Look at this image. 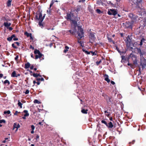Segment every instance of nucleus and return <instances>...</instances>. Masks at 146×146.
<instances>
[{"label": "nucleus", "instance_id": "obj_56", "mask_svg": "<svg viewBox=\"0 0 146 146\" xmlns=\"http://www.w3.org/2000/svg\"><path fill=\"white\" fill-rule=\"evenodd\" d=\"M13 38V40L14 41L18 40V38L17 37H14Z\"/></svg>", "mask_w": 146, "mask_h": 146}, {"label": "nucleus", "instance_id": "obj_27", "mask_svg": "<svg viewBox=\"0 0 146 146\" xmlns=\"http://www.w3.org/2000/svg\"><path fill=\"white\" fill-rule=\"evenodd\" d=\"M16 73L15 71H13L11 74V76L12 77H17Z\"/></svg>", "mask_w": 146, "mask_h": 146}, {"label": "nucleus", "instance_id": "obj_34", "mask_svg": "<svg viewBox=\"0 0 146 146\" xmlns=\"http://www.w3.org/2000/svg\"><path fill=\"white\" fill-rule=\"evenodd\" d=\"M18 106L20 107V108H22V105H23V104L20 102L19 100L18 101Z\"/></svg>", "mask_w": 146, "mask_h": 146}, {"label": "nucleus", "instance_id": "obj_38", "mask_svg": "<svg viewBox=\"0 0 146 146\" xmlns=\"http://www.w3.org/2000/svg\"><path fill=\"white\" fill-rule=\"evenodd\" d=\"M144 40H145V39L144 38H143L141 39V41L140 43V44H139V45L140 46H141L142 45V44H143L142 42L143 41H144Z\"/></svg>", "mask_w": 146, "mask_h": 146}, {"label": "nucleus", "instance_id": "obj_12", "mask_svg": "<svg viewBox=\"0 0 146 146\" xmlns=\"http://www.w3.org/2000/svg\"><path fill=\"white\" fill-rule=\"evenodd\" d=\"M38 15L39 17L38 18L37 15H36V19L39 21H40L42 17V14L41 12H40Z\"/></svg>", "mask_w": 146, "mask_h": 146}, {"label": "nucleus", "instance_id": "obj_41", "mask_svg": "<svg viewBox=\"0 0 146 146\" xmlns=\"http://www.w3.org/2000/svg\"><path fill=\"white\" fill-rule=\"evenodd\" d=\"M34 103L35 104H39L40 103V101H38L37 100H35L34 101Z\"/></svg>", "mask_w": 146, "mask_h": 146}, {"label": "nucleus", "instance_id": "obj_63", "mask_svg": "<svg viewBox=\"0 0 146 146\" xmlns=\"http://www.w3.org/2000/svg\"><path fill=\"white\" fill-rule=\"evenodd\" d=\"M111 84H113V85H114V84H115V82L114 81H111Z\"/></svg>", "mask_w": 146, "mask_h": 146}, {"label": "nucleus", "instance_id": "obj_45", "mask_svg": "<svg viewBox=\"0 0 146 146\" xmlns=\"http://www.w3.org/2000/svg\"><path fill=\"white\" fill-rule=\"evenodd\" d=\"M14 44L15 43H13L12 44V47L13 48H16V49L17 48H18L16 46H15V45Z\"/></svg>", "mask_w": 146, "mask_h": 146}, {"label": "nucleus", "instance_id": "obj_4", "mask_svg": "<svg viewBox=\"0 0 146 146\" xmlns=\"http://www.w3.org/2000/svg\"><path fill=\"white\" fill-rule=\"evenodd\" d=\"M128 61H131L134 64H136L137 63V58L136 56L131 53L129 55L128 58Z\"/></svg>", "mask_w": 146, "mask_h": 146}, {"label": "nucleus", "instance_id": "obj_57", "mask_svg": "<svg viewBox=\"0 0 146 146\" xmlns=\"http://www.w3.org/2000/svg\"><path fill=\"white\" fill-rule=\"evenodd\" d=\"M34 66L33 65H32L31 66H30V68L31 70H32L34 68Z\"/></svg>", "mask_w": 146, "mask_h": 146}, {"label": "nucleus", "instance_id": "obj_30", "mask_svg": "<svg viewBox=\"0 0 146 146\" xmlns=\"http://www.w3.org/2000/svg\"><path fill=\"white\" fill-rule=\"evenodd\" d=\"M82 50L83 52H84L86 54H90V51L88 52V51L84 49H82Z\"/></svg>", "mask_w": 146, "mask_h": 146}, {"label": "nucleus", "instance_id": "obj_7", "mask_svg": "<svg viewBox=\"0 0 146 146\" xmlns=\"http://www.w3.org/2000/svg\"><path fill=\"white\" fill-rule=\"evenodd\" d=\"M108 14L110 15H113L115 16L117 14V12L116 10L115 9H109L107 12Z\"/></svg>", "mask_w": 146, "mask_h": 146}, {"label": "nucleus", "instance_id": "obj_35", "mask_svg": "<svg viewBox=\"0 0 146 146\" xmlns=\"http://www.w3.org/2000/svg\"><path fill=\"white\" fill-rule=\"evenodd\" d=\"M72 22V23L74 24L75 26H76V25H77V22L76 20H74L73 19H72V20H71Z\"/></svg>", "mask_w": 146, "mask_h": 146}, {"label": "nucleus", "instance_id": "obj_9", "mask_svg": "<svg viewBox=\"0 0 146 146\" xmlns=\"http://www.w3.org/2000/svg\"><path fill=\"white\" fill-rule=\"evenodd\" d=\"M95 33L93 32H91L90 34L89 38H90V40L92 41H94L95 40Z\"/></svg>", "mask_w": 146, "mask_h": 146}, {"label": "nucleus", "instance_id": "obj_15", "mask_svg": "<svg viewBox=\"0 0 146 146\" xmlns=\"http://www.w3.org/2000/svg\"><path fill=\"white\" fill-rule=\"evenodd\" d=\"M76 29H73L72 30H68L67 32L66 33H67L68 32H69L72 35H74L75 34V33H76Z\"/></svg>", "mask_w": 146, "mask_h": 146}, {"label": "nucleus", "instance_id": "obj_60", "mask_svg": "<svg viewBox=\"0 0 146 146\" xmlns=\"http://www.w3.org/2000/svg\"><path fill=\"white\" fill-rule=\"evenodd\" d=\"M107 3L108 4H111V5H113V3L111 2V1H108V2H107Z\"/></svg>", "mask_w": 146, "mask_h": 146}, {"label": "nucleus", "instance_id": "obj_49", "mask_svg": "<svg viewBox=\"0 0 146 146\" xmlns=\"http://www.w3.org/2000/svg\"><path fill=\"white\" fill-rule=\"evenodd\" d=\"M43 125V123H42V122H39L37 124V125Z\"/></svg>", "mask_w": 146, "mask_h": 146}, {"label": "nucleus", "instance_id": "obj_43", "mask_svg": "<svg viewBox=\"0 0 146 146\" xmlns=\"http://www.w3.org/2000/svg\"><path fill=\"white\" fill-rule=\"evenodd\" d=\"M115 47L116 48V49L117 50L118 52L119 53L123 52H121L120 51L119 48H118V47L116 45L115 46Z\"/></svg>", "mask_w": 146, "mask_h": 146}, {"label": "nucleus", "instance_id": "obj_28", "mask_svg": "<svg viewBox=\"0 0 146 146\" xmlns=\"http://www.w3.org/2000/svg\"><path fill=\"white\" fill-rule=\"evenodd\" d=\"M97 52L96 51L94 52H93L92 51H90V53H91L92 56L96 55H97Z\"/></svg>", "mask_w": 146, "mask_h": 146}, {"label": "nucleus", "instance_id": "obj_19", "mask_svg": "<svg viewBox=\"0 0 146 146\" xmlns=\"http://www.w3.org/2000/svg\"><path fill=\"white\" fill-rule=\"evenodd\" d=\"M30 65L31 64L29 62H27L25 64V68L26 69L29 68L30 67Z\"/></svg>", "mask_w": 146, "mask_h": 146}, {"label": "nucleus", "instance_id": "obj_23", "mask_svg": "<svg viewBox=\"0 0 146 146\" xmlns=\"http://www.w3.org/2000/svg\"><path fill=\"white\" fill-rule=\"evenodd\" d=\"M12 2L11 0H8L7 2V6L8 7H10L11 5V3Z\"/></svg>", "mask_w": 146, "mask_h": 146}, {"label": "nucleus", "instance_id": "obj_32", "mask_svg": "<svg viewBox=\"0 0 146 146\" xmlns=\"http://www.w3.org/2000/svg\"><path fill=\"white\" fill-rule=\"evenodd\" d=\"M121 61L123 62H124L126 60V59L125 57V56H121Z\"/></svg>", "mask_w": 146, "mask_h": 146}, {"label": "nucleus", "instance_id": "obj_52", "mask_svg": "<svg viewBox=\"0 0 146 146\" xmlns=\"http://www.w3.org/2000/svg\"><path fill=\"white\" fill-rule=\"evenodd\" d=\"M15 44H17V45L18 46H19L20 43L18 42H14Z\"/></svg>", "mask_w": 146, "mask_h": 146}, {"label": "nucleus", "instance_id": "obj_13", "mask_svg": "<svg viewBox=\"0 0 146 146\" xmlns=\"http://www.w3.org/2000/svg\"><path fill=\"white\" fill-rule=\"evenodd\" d=\"M104 80L106 81L108 83L110 82V80L109 79L108 76L107 74H105L104 75Z\"/></svg>", "mask_w": 146, "mask_h": 146}, {"label": "nucleus", "instance_id": "obj_64", "mask_svg": "<svg viewBox=\"0 0 146 146\" xmlns=\"http://www.w3.org/2000/svg\"><path fill=\"white\" fill-rule=\"evenodd\" d=\"M29 37L30 39L32 40H33V37L32 36V35L30 36Z\"/></svg>", "mask_w": 146, "mask_h": 146}, {"label": "nucleus", "instance_id": "obj_18", "mask_svg": "<svg viewBox=\"0 0 146 146\" xmlns=\"http://www.w3.org/2000/svg\"><path fill=\"white\" fill-rule=\"evenodd\" d=\"M69 49V47L67 46H65V48L63 51V52L64 53H66L68 51Z\"/></svg>", "mask_w": 146, "mask_h": 146}, {"label": "nucleus", "instance_id": "obj_47", "mask_svg": "<svg viewBox=\"0 0 146 146\" xmlns=\"http://www.w3.org/2000/svg\"><path fill=\"white\" fill-rule=\"evenodd\" d=\"M17 123H15L13 125V128L14 129L15 128H17Z\"/></svg>", "mask_w": 146, "mask_h": 146}, {"label": "nucleus", "instance_id": "obj_20", "mask_svg": "<svg viewBox=\"0 0 146 146\" xmlns=\"http://www.w3.org/2000/svg\"><path fill=\"white\" fill-rule=\"evenodd\" d=\"M34 54H38L39 55H40V54H42L40 52V51L39 50L36 49L34 52Z\"/></svg>", "mask_w": 146, "mask_h": 146}, {"label": "nucleus", "instance_id": "obj_31", "mask_svg": "<svg viewBox=\"0 0 146 146\" xmlns=\"http://www.w3.org/2000/svg\"><path fill=\"white\" fill-rule=\"evenodd\" d=\"M104 113L106 115L109 117L110 115V112H108L107 111H104Z\"/></svg>", "mask_w": 146, "mask_h": 146}, {"label": "nucleus", "instance_id": "obj_25", "mask_svg": "<svg viewBox=\"0 0 146 146\" xmlns=\"http://www.w3.org/2000/svg\"><path fill=\"white\" fill-rule=\"evenodd\" d=\"M23 112L25 113V114L24 115V116L25 117L28 116L29 115V114L28 113V111L27 110H24L23 111Z\"/></svg>", "mask_w": 146, "mask_h": 146}, {"label": "nucleus", "instance_id": "obj_14", "mask_svg": "<svg viewBox=\"0 0 146 146\" xmlns=\"http://www.w3.org/2000/svg\"><path fill=\"white\" fill-rule=\"evenodd\" d=\"M129 16L132 20H135L136 18L135 16L132 13H130L129 15Z\"/></svg>", "mask_w": 146, "mask_h": 146}, {"label": "nucleus", "instance_id": "obj_36", "mask_svg": "<svg viewBox=\"0 0 146 146\" xmlns=\"http://www.w3.org/2000/svg\"><path fill=\"white\" fill-rule=\"evenodd\" d=\"M6 83L8 84V85H9L10 84L9 81L7 80H5L4 82V84H6Z\"/></svg>", "mask_w": 146, "mask_h": 146}, {"label": "nucleus", "instance_id": "obj_48", "mask_svg": "<svg viewBox=\"0 0 146 146\" xmlns=\"http://www.w3.org/2000/svg\"><path fill=\"white\" fill-rule=\"evenodd\" d=\"M102 62L101 60L99 61H97L96 62V64L97 65H98L100 64Z\"/></svg>", "mask_w": 146, "mask_h": 146}, {"label": "nucleus", "instance_id": "obj_37", "mask_svg": "<svg viewBox=\"0 0 146 146\" xmlns=\"http://www.w3.org/2000/svg\"><path fill=\"white\" fill-rule=\"evenodd\" d=\"M96 12L98 14H101L102 13V12L101 10L99 9H97L96 10Z\"/></svg>", "mask_w": 146, "mask_h": 146}, {"label": "nucleus", "instance_id": "obj_61", "mask_svg": "<svg viewBox=\"0 0 146 146\" xmlns=\"http://www.w3.org/2000/svg\"><path fill=\"white\" fill-rule=\"evenodd\" d=\"M135 140H133L131 142H130L129 143L132 144H133L135 143Z\"/></svg>", "mask_w": 146, "mask_h": 146}, {"label": "nucleus", "instance_id": "obj_33", "mask_svg": "<svg viewBox=\"0 0 146 146\" xmlns=\"http://www.w3.org/2000/svg\"><path fill=\"white\" fill-rule=\"evenodd\" d=\"M42 54H40V56L39 55H35V59H36L39 58H41L42 57Z\"/></svg>", "mask_w": 146, "mask_h": 146}, {"label": "nucleus", "instance_id": "obj_24", "mask_svg": "<svg viewBox=\"0 0 146 146\" xmlns=\"http://www.w3.org/2000/svg\"><path fill=\"white\" fill-rule=\"evenodd\" d=\"M33 75L34 77L36 78H37L38 76H39L40 77H41V75H40L39 74H37V73H34L33 74Z\"/></svg>", "mask_w": 146, "mask_h": 146}, {"label": "nucleus", "instance_id": "obj_16", "mask_svg": "<svg viewBox=\"0 0 146 146\" xmlns=\"http://www.w3.org/2000/svg\"><path fill=\"white\" fill-rule=\"evenodd\" d=\"M11 25V23H8V22H4L3 24V25L7 27V28L8 29V27Z\"/></svg>", "mask_w": 146, "mask_h": 146}, {"label": "nucleus", "instance_id": "obj_11", "mask_svg": "<svg viewBox=\"0 0 146 146\" xmlns=\"http://www.w3.org/2000/svg\"><path fill=\"white\" fill-rule=\"evenodd\" d=\"M106 98L108 102H110L111 104L113 103V98L112 97H110L108 96H106Z\"/></svg>", "mask_w": 146, "mask_h": 146}, {"label": "nucleus", "instance_id": "obj_29", "mask_svg": "<svg viewBox=\"0 0 146 146\" xmlns=\"http://www.w3.org/2000/svg\"><path fill=\"white\" fill-rule=\"evenodd\" d=\"M24 34L28 37H30V36L32 35L31 33H29L27 32H25L24 33Z\"/></svg>", "mask_w": 146, "mask_h": 146}, {"label": "nucleus", "instance_id": "obj_54", "mask_svg": "<svg viewBox=\"0 0 146 146\" xmlns=\"http://www.w3.org/2000/svg\"><path fill=\"white\" fill-rule=\"evenodd\" d=\"M29 48H30L32 49V50H33L35 49V48H34V47L32 45H30V46L29 47Z\"/></svg>", "mask_w": 146, "mask_h": 146}, {"label": "nucleus", "instance_id": "obj_53", "mask_svg": "<svg viewBox=\"0 0 146 146\" xmlns=\"http://www.w3.org/2000/svg\"><path fill=\"white\" fill-rule=\"evenodd\" d=\"M19 58V56L18 55H17L15 57V59L16 61H17L18 60V59Z\"/></svg>", "mask_w": 146, "mask_h": 146}, {"label": "nucleus", "instance_id": "obj_40", "mask_svg": "<svg viewBox=\"0 0 146 146\" xmlns=\"http://www.w3.org/2000/svg\"><path fill=\"white\" fill-rule=\"evenodd\" d=\"M11 113V112L10 110H9L7 111H5L4 112V114H10Z\"/></svg>", "mask_w": 146, "mask_h": 146}, {"label": "nucleus", "instance_id": "obj_42", "mask_svg": "<svg viewBox=\"0 0 146 146\" xmlns=\"http://www.w3.org/2000/svg\"><path fill=\"white\" fill-rule=\"evenodd\" d=\"M54 1H53V0L51 1V3H50V9L51 7L52 6V5H53L54 3Z\"/></svg>", "mask_w": 146, "mask_h": 146}, {"label": "nucleus", "instance_id": "obj_46", "mask_svg": "<svg viewBox=\"0 0 146 146\" xmlns=\"http://www.w3.org/2000/svg\"><path fill=\"white\" fill-rule=\"evenodd\" d=\"M86 1V0H79L78 1L79 3H84Z\"/></svg>", "mask_w": 146, "mask_h": 146}, {"label": "nucleus", "instance_id": "obj_2", "mask_svg": "<svg viewBox=\"0 0 146 146\" xmlns=\"http://www.w3.org/2000/svg\"><path fill=\"white\" fill-rule=\"evenodd\" d=\"M138 53L140 54L141 57L140 66L142 67V70L145 68L146 66V59L143 57V55L145 53V52L143 51H142L139 48H137Z\"/></svg>", "mask_w": 146, "mask_h": 146}, {"label": "nucleus", "instance_id": "obj_44", "mask_svg": "<svg viewBox=\"0 0 146 146\" xmlns=\"http://www.w3.org/2000/svg\"><path fill=\"white\" fill-rule=\"evenodd\" d=\"M5 122H6V121H5V120H4V119H2V120H0V123H5Z\"/></svg>", "mask_w": 146, "mask_h": 146}, {"label": "nucleus", "instance_id": "obj_62", "mask_svg": "<svg viewBox=\"0 0 146 146\" xmlns=\"http://www.w3.org/2000/svg\"><path fill=\"white\" fill-rule=\"evenodd\" d=\"M36 80L38 81H39L40 82V78H36Z\"/></svg>", "mask_w": 146, "mask_h": 146}, {"label": "nucleus", "instance_id": "obj_59", "mask_svg": "<svg viewBox=\"0 0 146 146\" xmlns=\"http://www.w3.org/2000/svg\"><path fill=\"white\" fill-rule=\"evenodd\" d=\"M120 34L121 37H123V33H120Z\"/></svg>", "mask_w": 146, "mask_h": 146}, {"label": "nucleus", "instance_id": "obj_21", "mask_svg": "<svg viewBox=\"0 0 146 146\" xmlns=\"http://www.w3.org/2000/svg\"><path fill=\"white\" fill-rule=\"evenodd\" d=\"M107 37L108 39V40L110 42H112L113 44H115V42L112 40V39L111 38H110L108 37V35H107Z\"/></svg>", "mask_w": 146, "mask_h": 146}, {"label": "nucleus", "instance_id": "obj_50", "mask_svg": "<svg viewBox=\"0 0 146 146\" xmlns=\"http://www.w3.org/2000/svg\"><path fill=\"white\" fill-rule=\"evenodd\" d=\"M29 90H27L25 92V93L26 94H28L29 93Z\"/></svg>", "mask_w": 146, "mask_h": 146}, {"label": "nucleus", "instance_id": "obj_10", "mask_svg": "<svg viewBox=\"0 0 146 146\" xmlns=\"http://www.w3.org/2000/svg\"><path fill=\"white\" fill-rule=\"evenodd\" d=\"M45 14H44V15L42 17V19H41V21H39L38 22V25H39V26L41 27V28H42L44 27V23H42V22L45 17Z\"/></svg>", "mask_w": 146, "mask_h": 146}, {"label": "nucleus", "instance_id": "obj_8", "mask_svg": "<svg viewBox=\"0 0 146 146\" xmlns=\"http://www.w3.org/2000/svg\"><path fill=\"white\" fill-rule=\"evenodd\" d=\"M123 24H125V28H132V24L129 21H126L125 23H123Z\"/></svg>", "mask_w": 146, "mask_h": 146}, {"label": "nucleus", "instance_id": "obj_1", "mask_svg": "<svg viewBox=\"0 0 146 146\" xmlns=\"http://www.w3.org/2000/svg\"><path fill=\"white\" fill-rule=\"evenodd\" d=\"M78 28V30L77 31V33L78 34V40L77 42L78 43H80V46H83L82 45L83 42L80 40L83 37H84V32L83 29L81 28V27L77 25Z\"/></svg>", "mask_w": 146, "mask_h": 146}, {"label": "nucleus", "instance_id": "obj_6", "mask_svg": "<svg viewBox=\"0 0 146 146\" xmlns=\"http://www.w3.org/2000/svg\"><path fill=\"white\" fill-rule=\"evenodd\" d=\"M131 0H129L130 1ZM132 3H131L132 5H134L137 8H140V5H141V3L142 0H131Z\"/></svg>", "mask_w": 146, "mask_h": 146}, {"label": "nucleus", "instance_id": "obj_26", "mask_svg": "<svg viewBox=\"0 0 146 146\" xmlns=\"http://www.w3.org/2000/svg\"><path fill=\"white\" fill-rule=\"evenodd\" d=\"M81 9V8L80 6H77V8L75 11H76L77 12H78V11H80Z\"/></svg>", "mask_w": 146, "mask_h": 146}, {"label": "nucleus", "instance_id": "obj_3", "mask_svg": "<svg viewBox=\"0 0 146 146\" xmlns=\"http://www.w3.org/2000/svg\"><path fill=\"white\" fill-rule=\"evenodd\" d=\"M76 17H77V15L75 11H71L69 13L67 14L66 19L67 20H72V19L75 18Z\"/></svg>", "mask_w": 146, "mask_h": 146}, {"label": "nucleus", "instance_id": "obj_58", "mask_svg": "<svg viewBox=\"0 0 146 146\" xmlns=\"http://www.w3.org/2000/svg\"><path fill=\"white\" fill-rule=\"evenodd\" d=\"M8 29H9V31H11L13 29V28L12 27H8Z\"/></svg>", "mask_w": 146, "mask_h": 146}, {"label": "nucleus", "instance_id": "obj_5", "mask_svg": "<svg viewBox=\"0 0 146 146\" xmlns=\"http://www.w3.org/2000/svg\"><path fill=\"white\" fill-rule=\"evenodd\" d=\"M108 123L106 119H104L101 121V123L104 124L109 129H111L113 127V125L111 121H108Z\"/></svg>", "mask_w": 146, "mask_h": 146}, {"label": "nucleus", "instance_id": "obj_51", "mask_svg": "<svg viewBox=\"0 0 146 146\" xmlns=\"http://www.w3.org/2000/svg\"><path fill=\"white\" fill-rule=\"evenodd\" d=\"M31 128L32 130H34L35 129V127L33 125H31Z\"/></svg>", "mask_w": 146, "mask_h": 146}, {"label": "nucleus", "instance_id": "obj_55", "mask_svg": "<svg viewBox=\"0 0 146 146\" xmlns=\"http://www.w3.org/2000/svg\"><path fill=\"white\" fill-rule=\"evenodd\" d=\"M20 112H18L17 111H16L14 113L15 115H17L18 113H20Z\"/></svg>", "mask_w": 146, "mask_h": 146}, {"label": "nucleus", "instance_id": "obj_22", "mask_svg": "<svg viewBox=\"0 0 146 146\" xmlns=\"http://www.w3.org/2000/svg\"><path fill=\"white\" fill-rule=\"evenodd\" d=\"M88 110L87 109L85 110L83 108H82L81 111L82 113L84 114H87Z\"/></svg>", "mask_w": 146, "mask_h": 146}, {"label": "nucleus", "instance_id": "obj_39", "mask_svg": "<svg viewBox=\"0 0 146 146\" xmlns=\"http://www.w3.org/2000/svg\"><path fill=\"white\" fill-rule=\"evenodd\" d=\"M35 139L36 141H38L39 140V136L38 135H36Z\"/></svg>", "mask_w": 146, "mask_h": 146}, {"label": "nucleus", "instance_id": "obj_17", "mask_svg": "<svg viewBox=\"0 0 146 146\" xmlns=\"http://www.w3.org/2000/svg\"><path fill=\"white\" fill-rule=\"evenodd\" d=\"M15 34L13 35L11 37H9L7 38V40L9 42L11 41L12 40L13 38L14 37H15Z\"/></svg>", "mask_w": 146, "mask_h": 146}]
</instances>
